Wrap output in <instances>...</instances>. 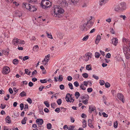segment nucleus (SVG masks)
Masks as SVG:
<instances>
[{
	"mask_svg": "<svg viewBox=\"0 0 130 130\" xmlns=\"http://www.w3.org/2000/svg\"><path fill=\"white\" fill-rule=\"evenodd\" d=\"M64 10L58 6H54L52 8L51 12V14L55 17L60 18L62 17L63 15V13Z\"/></svg>",
	"mask_w": 130,
	"mask_h": 130,
	"instance_id": "1",
	"label": "nucleus"
},
{
	"mask_svg": "<svg viewBox=\"0 0 130 130\" xmlns=\"http://www.w3.org/2000/svg\"><path fill=\"white\" fill-rule=\"evenodd\" d=\"M93 17H90L89 20H88L86 23H85L83 25H81L80 27V30L83 32H86L87 30L92 26L93 23L91 22L92 18Z\"/></svg>",
	"mask_w": 130,
	"mask_h": 130,
	"instance_id": "2",
	"label": "nucleus"
},
{
	"mask_svg": "<svg viewBox=\"0 0 130 130\" xmlns=\"http://www.w3.org/2000/svg\"><path fill=\"white\" fill-rule=\"evenodd\" d=\"M123 52L126 58L128 59L130 56V44H128V45H125L123 47Z\"/></svg>",
	"mask_w": 130,
	"mask_h": 130,
	"instance_id": "3",
	"label": "nucleus"
},
{
	"mask_svg": "<svg viewBox=\"0 0 130 130\" xmlns=\"http://www.w3.org/2000/svg\"><path fill=\"white\" fill-rule=\"evenodd\" d=\"M23 7L26 8L27 9L30 11L34 12L37 10L35 6L31 5L30 4L28 3H23Z\"/></svg>",
	"mask_w": 130,
	"mask_h": 130,
	"instance_id": "4",
	"label": "nucleus"
},
{
	"mask_svg": "<svg viewBox=\"0 0 130 130\" xmlns=\"http://www.w3.org/2000/svg\"><path fill=\"white\" fill-rule=\"evenodd\" d=\"M41 4L42 7L45 9L50 7L51 3L48 0H42L41 2Z\"/></svg>",
	"mask_w": 130,
	"mask_h": 130,
	"instance_id": "5",
	"label": "nucleus"
},
{
	"mask_svg": "<svg viewBox=\"0 0 130 130\" xmlns=\"http://www.w3.org/2000/svg\"><path fill=\"white\" fill-rule=\"evenodd\" d=\"M25 42L24 40H21L18 38H15L13 40L12 44L15 45H17L18 44H24Z\"/></svg>",
	"mask_w": 130,
	"mask_h": 130,
	"instance_id": "6",
	"label": "nucleus"
},
{
	"mask_svg": "<svg viewBox=\"0 0 130 130\" xmlns=\"http://www.w3.org/2000/svg\"><path fill=\"white\" fill-rule=\"evenodd\" d=\"M92 55V54L91 53L88 52L84 55L83 58V60L86 62H87L91 58Z\"/></svg>",
	"mask_w": 130,
	"mask_h": 130,
	"instance_id": "7",
	"label": "nucleus"
},
{
	"mask_svg": "<svg viewBox=\"0 0 130 130\" xmlns=\"http://www.w3.org/2000/svg\"><path fill=\"white\" fill-rule=\"evenodd\" d=\"M72 95L69 93L67 94L66 96V100L68 102L73 103L74 101V99L72 97Z\"/></svg>",
	"mask_w": 130,
	"mask_h": 130,
	"instance_id": "8",
	"label": "nucleus"
},
{
	"mask_svg": "<svg viewBox=\"0 0 130 130\" xmlns=\"http://www.w3.org/2000/svg\"><path fill=\"white\" fill-rule=\"evenodd\" d=\"M10 71V68L8 66H6L4 67L2 71L3 73L5 74L8 73Z\"/></svg>",
	"mask_w": 130,
	"mask_h": 130,
	"instance_id": "9",
	"label": "nucleus"
},
{
	"mask_svg": "<svg viewBox=\"0 0 130 130\" xmlns=\"http://www.w3.org/2000/svg\"><path fill=\"white\" fill-rule=\"evenodd\" d=\"M119 4L121 11L124 10L126 9V6L125 3L122 2Z\"/></svg>",
	"mask_w": 130,
	"mask_h": 130,
	"instance_id": "10",
	"label": "nucleus"
},
{
	"mask_svg": "<svg viewBox=\"0 0 130 130\" xmlns=\"http://www.w3.org/2000/svg\"><path fill=\"white\" fill-rule=\"evenodd\" d=\"M117 96L120 100L122 101L124 103V101L123 100L124 96L121 93H118L117 94Z\"/></svg>",
	"mask_w": 130,
	"mask_h": 130,
	"instance_id": "11",
	"label": "nucleus"
},
{
	"mask_svg": "<svg viewBox=\"0 0 130 130\" xmlns=\"http://www.w3.org/2000/svg\"><path fill=\"white\" fill-rule=\"evenodd\" d=\"M112 43L115 46H116L118 42V39L116 38H113L111 40Z\"/></svg>",
	"mask_w": 130,
	"mask_h": 130,
	"instance_id": "12",
	"label": "nucleus"
},
{
	"mask_svg": "<svg viewBox=\"0 0 130 130\" xmlns=\"http://www.w3.org/2000/svg\"><path fill=\"white\" fill-rule=\"evenodd\" d=\"M36 121L39 125H42L43 123V121L42 119H37L36 120Z\"/></svg>",
	"mask_w": 130,
	"mask_h": 130,
	"instance_id": "13",
	"label": "nucleus"
},
{
	"mask_svg": "<svg viewBox=\"0 0 130 130\" xmlns=\"http://www.w3.org/2000/svg\"><path fill=\"white\" fill-rule=\"evenodd\" d=\"M95 109V107L91 105L89 107V112L91 113Z\"/></svg>",
	"mask_w": 130,
	"mask_h": 130,
	"instance_id": "14",
	"label": "nucleus"
},
{
	"mask_svg": "<svg viewBox=\"0 0 130 130\" xmlns=\"http://www.w3.org/2000/svg\"><path fill=\"white\" fill-rule=\"evenodd\" d=\"M88 126L91 128H93L94 126L93 125L92 123V121L91 120L89 119L88 120Z\"/></svg>",
	"mask_w": 130,
	"mask_h": 130,
	"instance_id": "15",
	"label": "nucleus"
},
{
	"mask_svg": "<svg viewBox=\"0 0 130 130\" xmlns=\"http://www.w3.org/2000/svg\"><path fill=\"white\" fill-rule=\"evenodd\" d=\"M101 39V37L99 35L97 36L95 40V44H97L100 42Z\"/></svg>",
	"mask_w": 130,
	"mask_h": 130,
	"instance_id": "16",
	"label": "nucleus"
},
{
	"mask_svg": "<svg viewBox=\"0 0 130 130\" xmlns=\"http://www.w3.org/2000/svg\"><path fill=\"white\" fill-rule=\"evenodd\" d=\"M6 122L8 123H11L10 117L9 116H7L5 119Z\"/></svg>",
	"mask_w": 130,
	"mask_h": 130,
	"instance_id": "17",
	"label": "nucleus"
},
{
	"mask_svg": "<svg viewBox=\"0 0 130 130\" xmlns=\"http://www.w3.org/2000/svg\"><path fill=\"white\" fill-rule=\"evenodd\" d=\"M114 10L115 11H121L119 4L115 5V6Z\"/></svg>",
	"mask_w": 130,
	"mask_h": 130,
	"instance_id": "18",
	"label": "nucleus"
},
{
	"mask_svg": "<svg viewBox=\"0 0 130 130\" xmlns=\"http://www.w3.org/2000/svg\"><path fill=\"white\" fill-rule=\"evenodd\" d=\"M50 54H48L47 55L45 56V58L44 59V61L48 62L50 60Z\"/></svg>",
	"mask_w": 130,
	"mask_h": 130,
	"instance_id": "19",
	"label": "nucleus"
},
{
	"mask_svg": "<svg viewBox=\"0 0 130 130\" xmlns=\"http://www.w3.org/2000/svg\"><path fill=\"white\" fill-rule=\"evenodd\" d=\"M109 0H100V4L101 5H102L105 4L107 3Z\"/></svg>",
	"mask_w": 130,
	"mask_h": 130,
	"instance_id": "20",
	"label": "nucleus"
},
{
	"mask_svg": "<svg viewBox=\"0 0 130 130\" xmlns=\"http://www.w3.org/2000/svg\"><path fill=\"white\" fill-rule=\"evenodd\" d=\"M87 99L82 101V102L85 105L87 104L88 103V100L89 99V97L88 95H86Z\"/></svg>",
	"mask_w": 130,
	"mask_h": 130,
	"instance_id": "21",
	"label": "nucleus"
},
{
	"mask_svg": "<svg viewBox=\"0 0 130 130\" xmlns=\"http://www.w3.org/2000/svg\"><path fill=\"white\" fill-rule=\"evenodd\" d=\"M70 2L73 4L74 5H76L79 2V0H69Z\"/></svg>",
	"mask_w": 130,
	"mask_h": 130,
	"instance_id": "22",
	"label": "nucleus"
},
{
	"mask_svg": "<svg viewBox=\"0 0 130 130\" xmlns=\"http://www.w3.org/2000/svg\"><path fill=\"white\" fill-rule=\"evenodd\" d=\"M75 127L74 126H67V125H66V128H67L68 130H73Z\"/></svg>",
	"mask_w": 130,
	"mask_h": 130,
	"instance_id": "23",
	"label": "nucleus"
},
{
	"mask_svg": "<svg viewBox=\"0 0 130 130\" xmlns=\"http://www.w3.org/2000/svg\"><path fill=\"white\" fill-rule=\"evenodd\" d=\"M86 69L88 71L91 70L92 69L91 65L89 64L87 65L86 66Z\"/></svg>",
	"mask_w": 130,
	"mask_h": 130,
	"instance_id": "24",
	"label": "nucleus"
},
{
	"mask_svg": "<svg viewBox=\"0 0 130 130\" xmlns=\"http://www.w3.org/2000/svg\"><path fill=\"white\" fill-rule=\"evenodd\" d=\"M84 86L83 83L81 84L80 86V88L83 90H85L86 89V88Z\"/></svg>",
	"mask_w": 130,
	"mask_h": 130,
	"instance_id": "25",
	"label": "nucleus"
},
{
	"mask_svg": "<svg viewBox=\"0 0 130 130\" xmlns=\"http://www.w3.org/2000/svg\"><path fill=\"white\" fill-rule=\"evenodd\" d=\"M82 123V127L84 128L86 127L87 126V122L85 120H83Z\"/></svg>",
	"mask_w": 130,
	"mask_h": 130,
	"instance_id": "26",
	"label": "nucleus"
},
{
	"mask_svg": "<svg viewBox=\"0 0 130 130\" xmlns=\"http://www.w3.org/2000/svg\"><path fill=\"white\" fill-rule=\"evenodd\" d=\"M27 118L26 117H24L22 120L21 121L22 123V124H25L26 123V121L27 120Z\"/></svg>",
	"mask_w": 130,
	"mask_h": 130,
	"instance_id": "27",
	"label": "nucleus"
},
{
	"mask_svg": "<svg viewBox=\"0 0 130 130\" xmlns=\"http://www.w3.org/2000/svg\"><path fill=\"white\" fill-rule=\"evenodd\" d=\"M13 63L14 64L17 65L19 63V60L16 59H14L13 61Z\"/></svg>",
	"mask_w": 130,
	"mask_h": 130,
	"instance_id": "28",
	"label": "nucleus"
},
{
	"mask_svg": "<svg viewBox=\"0 0 130 130\" xmlns=\"http://www.w3.org/2000/svg\"><path fill=\"white\" fill-rule=\"evenodd\" d=\"M20 95L21 97L26 96V93L24 91H23L20 93Z\"/></svg>",
	"mask_w": 130,
	"mask_h": 130,
	"instance_id": "29",
	"label": "nucleus"
},
{
	"mask_svg": "<svg viewBox=\"0 0 130 130\" xmlns=\"http://www.w3.org/2000/svg\"><path fill=\"white\" fill-rule=\"evenodd\" d=\"M100 55L99 53L98 52H95V56L96 58H98Z\"/></svg>",
	"mask_w": 130,
	"mask_h": 130,
	"instance_id": "30",
	"label": "nucleus"
},
{
	"mask_svg": "<svg viewBox=\"0 0 130 130\" xmlns=\"http://www.w3.org/2000/svg\"><path fill=\"white\" fill-rule=\"evenodd\" d=\"M75 95L77 99L80 96L79 93L78 92H76L75 94Z\"/></svg>",
	"mask_w": 130,
	"mask_h": 130,
	"instance_id": "31",
	"label": "nucleus"
},
{
	"mask_svg": "<svg viewBox=\"0 0 130 130\" xmlns=\"http://www.w3.org/2000/svg\"><path fill=\"white\" fill-rule=\"evenodd\" d=\"M82 75L83 77L85 78H87L88 77V75L86 73H83Z\"/></svg>",
	"mask_w": 130,
	"mask_h": 130,
	"instance_id": "32",
	"label": "nucleus"
},
{
	"mask_svg": "<svg viewBox=\"0 0 130 130\" xmlns=\"http://www.w3.org/2000/svg\"><path fill=\"white\" fill-rule=\"evenodd\" d=\"M57 102L58 105H60L62 101L61 99H59L57 100Z\"/></svg>",
	"mask_w": 130,
	"mask_h": 130,
	"instance_id": "33",
	"label": "nucleus"
},
{
	"mask_svg": "<svg viewBox=\"0 0 130 130\" xmlns=\"http://www.w3.org/2000/svg\"><path fill=\"white\" fill-rule=\"evenodd\" d=\"M74 86L76 87H77L79 86V84L77 81H76L74 82Z\"/></svg>",
	"mask_w": 130,
	"mask_h": 130,
	"instance_id": "34",
	"label": "nucleus"
},
{
	"mask_svg": "<svg viewBox=\"0 0 130 130\" xmlns=\"http://www.w3.org/2000/svg\"><path fill=\"white\" fill-rule=\"evenodd\" d=\"M47 127L48 129H50L52 127V125L51 123H48L47 124Z\"/></svg>",
	"mask_w": 130,
	"mask_h": 130,
	"instance_id": "35",
	"label": "nucleus"
},
{
	"mask_svg": "<svg viewBox=\"0 0 130 130\" xmlns=\"http://www.w3.org/2000/svg\"><path fill=\"white\" fill-rule=\"evenodd\" d=\"M89 36L88 35L85 36L83 39L82 40L83 41H86L88 39Z\"/></svg>",
	"mask_w": 130,
	"mask_h": 130,
	"instance_id": "36",
	"label": "nucleus"
},
{
	"mask_svg": "<svg viewBox=\"0 0 130 130\" xmlns=\"http://www.w3.org/2000/svg\"><path fill=\"white\" fill-rule=\"evenodd\" d=\"M47 36L48 38H50L51 39H53V38L52 37V35L50 33H47Z\"/></svg>",
	"mask_w": 130,
	"mask_h": 130,
	"instance_id": "37",
	"label": "nucleus"
},
{
	"mask_svg": "<svg viewBox=\"0 0 130 130\" xmlns=\"http://www.w3.org/2000/svg\"><path fill=\"white\" fill-rule=\"evenodd\" d=\"M25 71L26 73L28 75H30V72L29 71V70L28 69H25Z\"/></svg>",
	"mask_w": 130,
	"mask_h": 130,
	"instance_id": "38",
	"label": "nucleus"
},
{
	"mask_svg": "<svg viewBox=\"0 0 130 130\" xmlns=\"http://www.w3.org/2000/svg\"><path fill=\"white\" fill-rule=\"evenodd\" d=\"M40 81L41 83H47V80L46 79H41Z\"/></svg>",
	"mask_w": 130,
	"mask_h": 130,
	"instance_id": "39",
	"label": "nucleus"
},
{
	"mask_svg": "<svg viewBox=\"0 0 130 130\" xmlns=\"http://www.w3.org/2000/svg\"><path fill=\"white\" fill-rule=\"evenodd\" d=\"M119 17H120L121 18H122L124 20L126 19V17L125 15H120L119 16Z\"/></svg>",
	"mask_w": 130,
	"mask_h": 130,
	"instance_id": "40",
	"label": "nucleus"
},
{
	"mask_svg": "<svg viewBox=\"0 0 130 130\" xmlns=\"http://www.w3.org/2000/svg\"><path fill=\"white\" fill-rule=\"evenodd\" d=\"M44 103L47 107H49L50 105L49 103L47 101H44Z\"/></svg>",
	"mask_w": 130,
	"mask_h": 130,
	"instance_id": "41",
	"label": "nucleus"
},
{
	"mask_svg": "<svg viewBox=\"0 0 130 130\" xmlns=\"http://www.w3.org/2000/svg\"><path fill=\"white\" fill-rule=\"evenodd\" d=\"M68 86L70 89L71 90L73 89V87L72 84L71 83H69L68 84Z\"/></svg>",
	"mask_w": 130,
	"mask_h": 130,
	"instance_id": "42",
	"label": "nucleus"
},
{
	"mask_svg": "<svg viewBox=\"0 0 130 130\" xmlns=\"http://www.w3.org/2000/svg\"><path fill=\"white\" fill-rule=\"evenodd\" d=\"M63 76L61 75H59V77L58 81L59 82L62 81L63 79Z\"/></svg>",
	"mask_w": 130,
	"mask_h": 130,
	"instance_id": "43",
	"label": "nucleus"
},
{
	"mask_svg": "<svg viewBox=\"0 0 130 130\" xmlns=\"http://www.w3.org/2000/svg\"><path fill=\"white\" fill-rule=\"evenodd\" d=\"M99 83L102 86L104 84L105 82L103 80H100Z\"/></svg>",
	"mask_w": 130,
	"mask_h": 130,
	"instance_id": "44",
	"label": "nucleus"
},
{
	"mask_svg": "<svg viewBox=\"0 0 130 130\" xmlns=\"http://www.w3.org/2000/svg\"><path fill=\"white\" fill-rule=\"evenodd\" d=\"M67 79L69 81H71L72 79V78L71 76H69L67 77Z\"/></svg>",
	"mask_w": 130,
	"mask_h": 130,
	"instance_id": "45",
	"label": "nucleus"
},
{
	"mask_svg": "<svg viewBox=\"0 0 130 130\" xmlns=\"http://www.w3.org/2000/svg\"><path fill=\"white\" fill-rule=\"evenodd\" d=\"M93 91V89L91 88H89L87 89V91L88 92H91Z\"/></svg>",
	"mask_w": 130,
	"mask_h": 130,
	"instance_id": "46",
	"label": "nucleus"
},
{
	"mask_svg": "<svg viewBox=\"0 0 130 130\" xmlns=\"http://www.w3.org/2000/svg\"><path fill=\"white\" fill-rule=\"evenodd\" d=\"M105 86L106 87L108 88L110 87V85L109 83L106 82L105 84Z\"/></svg>",
	"mask_w": 130,
	"mask_h": 130,
	"instance_id": "47",
	"label": "nucleus"
},
{
	"mask_svg": "<svg viewBox=\"0 0 130 130\" xmlns=\"http://www.w3.org/2000/svg\"><path fill=\"white\" fill-rule=\"evenodd\" d=\"M6 107V105H4L2 104H1V105L0 106V107L1 109H4V108H5V107Z\"/></svg>",
	"mask_w": 130,
	"mask_h": 130,
	"instance_id": "48",
	"label": "nucleus"
},
{
	"mask_svg": "<svg viewBox=\"0 0 130 130\" xmlns=\"http://www.w3.org/2000/svg\"><path fill=\"white\" fill-rule=\"evenodd\" d=\"M118 125V123L117 121H116L114 123V127L115 128H116L117 127Z\"/></svg>",
	"mask_w": 130,
	"mask_h": 130,
	"instance_id": "49",
	"label": "nucleus"
},
{
	"mask_svg": "<svg viewBox=\"0 0 130 130\" xmlns=\"http://www.w3.org/2000/svg\"><path fill=\"white\" fill-rule=\"evenodd\" d=\"M33 49H35L36 51H37L39 49V47L38 45H35L33 48Z\"/></svg>",
	"mask_w": 130,
	"mask_h": 130,
	"instance_id": "50",
	"label": "nucleus"
},
{
	"mask_svg": "<svg viewBox=\"0 0 130 130\" xmlns=\"http://www.w3.org/2000/svg\"><path fill=\"white\" fill-rule=\"evenodd\" d=\"M83 84L85 86H87L88 85V81H84L83 82Z\"/></svg>",
	"mask_w": 130,
	"mask_h": 130,
	"instance_id": "51",
	"label": "nucleus"
},
{
	"mask_svg": "<svg viewBox=\"0 0 130 130\" xmlns=\"http://www.w3.org/2000/svg\"><path fill=\"white\" fill-rule=\"evenodd\" d=\"M106 57L107 58H110L111 54L109 53H108L106 56Z\"/></svg>",
	"mask_w": 130,
	"mask_h": 130,
	"instance_id": "52",
	"label": "nucleus"
},
{
	"mask_svg": "<svg viewBox=\"0 0 130 130\" xmlns=\"http://www.w3.org/2000/svg\"><path fill=\"white\" fill-rule=\"evenodd\" d=\"M20 107L21 108V110H22L24 107V105L23 103H21L20 104Z\"/></svg>",
	"mask_w": 130,
	"mask_h": 130,
	"instance_id": "53",
	"label": "nucleus"
},
{
	"mask_svg": "<svg viewBox=\"0 0 130 130\" xmlns=\"http://www.w3.org/2000/svg\"><path fill=\"white\" fill-rule=\"evenodd\" d=\"M27 101L30 104H31L32 103V101L31 99L29 98H28L27 99Z\"/></svg>",
	"mask_w": 130,
	"mask_h": 130,
	"instance_id": "54",
	"label": "nucleus"
},
{
	"mask_svg": "<svg viewBox=\"0 0 130 130\" xmlns=\"http://www.w3.org/2000/svg\"><path fill=\"white\" fill-rule=\"evenodd\" d=\"M92 77H93L94 78V79H95L96 80H98L99 78V77L98 76H96L94 74H93L92 75Z\"/></svg>",
	"mask_w": 130,
	"mask_h": 130,
	"instance_id": "55",
	"label": "nucleus"
},
{
	"mask_svg": "<svg viewBox=\"0 0 130 130\" xmlns=\"http://www.w3.org/2000/svg\"><path fill=\"white\" fill-rule=\"evenodd\" d=\"M123 42L124 43L128 41V40L124 38H123L122 39Z\"/></svg>",
	"mask_w": 130,
	"mask_h": 130,
	"instance_id": "56",
	"label": "nucleus"
},
{
	"mask_svg": "<svg viewBox=\"0 0 130 130\" xmlns=\"http://www.w3.org/2000/svg\"><path fill=\"white\" fill-rule=\"evenodd\" d=\"M82 117L83 118H85L86 117V115L85 114L83 113L81 115Z\"/></svg>",
	"mask_w": 130,
	"mask_h": 130,
	"instance_id": "57",
	"label": "nucleus"
},
{
	"mask_svg": "<svg viewBox=\"0 0 130 130\" xmlns=\"http://www.w3.org/2000/svg\"><path fill=\"white\" fill-rule=\"evenodd\" d=\"M29 57L28 56H25L24 57L23 59V60L25 61L28 59Z\"/></svg>",
	"mask_w": 130,
	"mask_h": 130,
	"instance_id": "58",
	"label": "nucleus"
},
{
	"mask_svg": "<svg viewBox=\"0 0 130 130\" xmlns=\"http://www.w3.org/2000/svg\"><path fill=\"white\" fill-rule=\"evenodd\" d=\"M44 88V86H41V87H39V91H41Z\"/></svg>",
	"mask_w": 130,
	"mask_h": 130,
	"instance_id": "59",
	"label": "nucleus"
},
{
	"mask_svg": "<svg viewBox=\"0 0 130 130\" xmlns=\"http://www.w3.org/2000/svg\"><path fill=\"white\" fill-rule=\"evenodd\" d=\"M71 121L72 123H74L75 121L74 119L72 117H70Z\"/></svg>",
	"mask_w": 130,
	"mask_h": 130,
	"instance_id": "60",
	"label": "nucleus"
},
{
	"mask_svg": "<svg viewBox=\"0 0 130 130\" xmlns=\"http://www.w3.org/2000/svg\"><path fill=\"white\" fill-rule=\"evenodd\" d=\"M64 86L62 85H61L60 86V88L61 90L63 89H64Z\"/></svg>",
	"mask_w": 130,
	"mask_h": 130,
	"instance_id": "61",
	"label": "nucleus"
},
{
	"mask_svg": "<svg viewBox=\"0 0 130 130\" xmlns=\"http://www.w3.org/2000/svg\"><path fill=\"white\" fill-rule=\"evenodd\" d=\"M37 73V70H35L32 73V75L33 76L34 74H36Z\"/></svg>",
	"mask_w": 130,
	"mask_h": 130,
	"instance_id": "62",
	"label": "nucleus"
},
{
	"mask_svg": "<svg viewBox=\"0 0 130 130\" xmlns=\"http://www.w3.org/2000/svg\"><path fill=\"white\" fill-rule=\"evenodd\" d=\"M9 91L10 94H12L13 93L12 90L11 88H9Z\"/></svg>",
	"mask_w": 130,
	"mask_h": 130,
	"instance_id": "63",
	"label": "nucleus"
},
{
	"mask_svg": "<svg viewBox=\"0 0 130 130\" xmlns=\"http://www.w3.org/2000/svg\"><path fill=\"white\" fill-rule=\"evenodd\" d=\"M60 109L59 108H57L55 110V111L57 112H60Z\"/></svg>",
	"mask_w": 130,
	"mask_h": 130,
	"instance_id": "64",
	"label": "nucleus"
}]
</instances>
